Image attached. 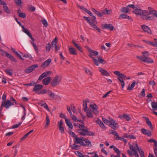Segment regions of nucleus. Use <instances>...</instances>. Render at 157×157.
<instances>
[{
    "label": "nucleus",
    "instance_id": "f257e3e1",
    "mask_svg": "<svg viewBox=\"0 0 157 157\" xmlns=\"http://www.w3.org/2000/svg\"><path fill=\"white\" fill-rule=\"evenodd\" d=\"M128 145L131 150H128L127 152L130 156L134 155L135 157H139V155L137 151V150L139 152L141 157H144L143 151L138 146L136 143H134L133 145L131 144H129Z\"/></svg>",
    "mask_w": 157,
    "mask_h": 157
},
{
    "label": "nucleus",
    "instance_id": "f03ea898",
    "mask_svg": "<svg viewBox=\"0 0 157 157\" xmlns=\"http://www.w3.org/2000/svg\"><path fill=\"white\" fill-rule=\"evenodd\" d=\"M133 12L137 15L141 16L142 18L144 20H151L152 17L151 16L148 15V10H142L140 9L137 8L133 11Z\"/></svg>",
    "mask_w": 157,
    "mask_h": 157
},
{
    "label": "nucleus",
    "instance_id": "7ed1b4c3",
    "mask_svg": "<svg viewBox=\"0 0 157 157\" xmlns=\"http://www.w3.org/2000/svg\"><path fill=\"white\" fill-rule=\"evenodd\" d=\"M79 128L77 130V132L82 136H93L94 134L92 132L88 131V129L84 124H79Z\"/></svg>",
    "mask_w": 157,
    "mask_h": 157
},
{
    "label": "nucleus",
    "instance_id": "20e7f679",
    "mask_svg": "<svg viewBox=\"0 0 157 157\" xmlns=\"http://www.w3.org/2000/svg\"><path fill=\"white\" fill-rule=\"evenodd\" d=\"M15 20L21 26L22 28V31L25 33L28 36H29L31 39L32 41H30V42L33 46L35 51L36 52H37L38 50L36 48V45L34 43V40L33 38L32 34L30 32L28 29L25 28V27L23 25H21V23L18 21L17 18H15Z\"/></svg>",
    "mask_w": 157,
    "mask_h": 157
},
{
    "label": "nucleus",
    "instance_id": "39448f33",
    "mask_svg": "<svg viewBox=\"0 0 157 157\" xmlns=\"http://www.w3.org/2000/svg\"><path fill=\"white\" fill-rule=\"evenodd\" d=\"M142 54L144 56H137L138 59L142 61H143L146 62L148 63H152L154 61L148 57L149 56V53L148 52L145 51L142 52Z\"/></svg>",
    "mask_w": 157,
    "mask_h": 157
},
{
    "label": "nucleus",
    "instance_id": "423d86ee",
    "mask_svg": "<svg viewBox=\"0 0 157 157\" xmlns=\"http://www.w3.org/2000/svg\"><path fill=\"white\" fill-rule=\"evenodd\" d=\"M102 120L105 124L109 125L111 128L114 130H116L117 128L118 127V124L111 118H109V120L103 118Z\"/></svg>",
    "mask_w": 157,
    "mask_h": 157
},
{
    "label": "nucleus",
    "instance_id": "0eeeda50",
    "mask_svg": "<svg viewBox=\"0 0 157 157\" xmlns=\"http://www.w3.org/2000/svg\"><path fill=\"white\" fill-rule=\"evenodd\" d=\"M62 78L61 76L59 75H57L52 80L51 82V85L52 86H56L59 84Z\"/></svg>",
    "mask_w": 157,
    "mask_h": 157
},
{
    "label": "nucleus",
    "instance_id": "6e6552de",
    "mask_svg": "<svg viewBox=\"0 0 157 157\" xmlns=\"http://www.w3.org/2000/svg\"><path fill=\"white\" fill-rule=\"evenodd\" d=\"M13 105H14L13 103L9 100L6 101H2V107H5L6 109H8L10 106Z\"/></svg>",
    "mask_w": 157,
    "mask_h": 157
},
{
    "label": "nucleus",
    "instance_id": "1a4fd4ad",
    "mask_svg": "<svg viewBox=\"0 0 157 157\" xmlns=\"http://www.w3.org/2000/svg\"><path fill=\"white\" fill-rule=\"evenodd\" d=\"M98 106L95 104H93L90 105V110L92 111L93 113L96 115H98Z\"/></svg>",
    "mask_w": 157,
    "mask_h": 157
},
{
    "label": "nucleus",
    "instance_id": "9d476101",
    "mask_svg": "<svg viewBox=\"0 0 157 157\" xmlns=\"http://www.w3.org/2000/svg\"><path fill=\"white\" fill-rule=\"evenodd\" d=\"M74 142L75 144H79L82 145L84 146L85 145L83 142V138L80 137L79 138L78 136L75 139H73Z\"/></svg>",
    "mask_w": 157,
    "mask_h": 157
},
{
    "label": "nucleus",
    "instance_id": "9b49d317",
    "mask_svg": "<svg viewBox=\"0 0 157 157\" xmlns=\"http://www.w3.org/2000/svg\"><path fill=\"white\" fill-rule=\"evenodd\" d=\"M117 78L121 82L122 87V88L123 89L124 86V82L123 80L126 79V76L124 75L121 73Z\"/></svg>",
    "mask_w": 157,
    "mask_h": 157
},
{
    "label": "nucleus",
    "instance_id": "f8f14e48",
    "mask_svg": "<svg viewBox=\"0 0 157 157\" xmlns=\"http://www.w3.org/2000/svg\"><path fill=\"white\" fill-rule=\"evenodd\" d=\"M38 67V66L37 64L33 65L26 69L25 71V72L26 73H30Z\"/></svg>",
    "mask_w": 157,
    "mask_h": 157
},
{
    "label": "nucleus",
    "instance_id": "ddd939ff",
    "mask_svg": "<svg viewBox=\"0 0 157 157\" xmlns=\"http://www.w3.org/2000/svg\"><path fill=\"white\" fill-rule=\"evenodd\" d=\"M96 21H93L92 20L89 24L91 27L94 29L97 30L98 32L101 33V29L95 24Z\"/></svg>",
    "mask_w": 157,
    "mask_h": 157
},
{
    "label": "nucleus",
    "instance_id": "4468645a",
    "mask_svg": "<svg viewBox=\"0 0 157 157\" xmlns=\"http://www.w3.org/2000/svg\"><path fill=\"white\" fill-rule=\"evenodd\" d=\"M148 15L152 14L154 17H156L157 18V11L153 9L151 7H149L148 8Z\"/></svg>",
    "mask_w": 157,
    "mask_h": 157
},
{
    "label": "nucleus",
    "instance_id": "2eb2a0df",
    "mask_svg": "<svg viewBox=\"0 0 157 157\" xmlns=\"http://www.w3.org/2000/svg\"><path fill=\"white\" fill-rule=\"evenodd\" d=\"M141 28L144 32L147 33L148 34H152L151 30L148 26L145 25H142L141 26Z\"/></svg>",
    "mask_w": 157,
    "mask_h": 157
},
{
    "label": "nucleus",
    "instance_id": "dca6fc26",
    "mask_svg": "<svg viewBox=\"0 0 157 157\" xmlns=\"http://www.w3.org/2000/svg\"><path fill=\"white\" fill-rule=\"evenodd\" d=\"M102 26L103 29H107L110 31H113L114 29L113 25L110 24H105L102 25Z\"/></svg>",
    "mask_w": 157,
    "mask_h": 157
},
{
    "label": "nucleus",
    "instance_id": "f3484780",
    "mask_svg": "<svg viewBox=\"0 0 157 157\" xmlns=\"http://www.w3.org/2000/svg\"><path fill=\"white\" fill-rule=\"evenodd\" d=\"M88 51L90 54V56L92 58H93V56H96L98 55L99 53L96 51H94L92 50L91 48H88Z\"/></svg>",
    "mask_w": 157,
    "mask_h": 157
},
{
    "label": "nucleus",
    "instance_id": "a211bd4d",
    "mask_svg": "<svg viewBox=\"0 0 157 157\" xmlns=\"http://www.w3.org/2000/svg\"><path fill=\"white\" fill-rule=\"evenodd\" d=\"M52 73V72L50 71H45L40 76V79H42L44 77H46L47 76H48L50 75Z\"/></svg>",
    "mask_w": 157,
    "mask_h": 157
},
{
    "label": "nucleus",
    "instance_id": "6ab92c4d",
    "mask_svg": "<svg viewBox=\"0 0 157 157\" xmlns=\"http://www.w3.org/2000/svg\"><path fill=\"white\" fill-rule=\"evenodd\" d=\"M52 59H48L42 64L41 66V68H45L49 65Z\"/></svg>",
    "mask_w": 157,
    "mask_h": 157
},
{
    "label": "nucleus",
    "instance_id": "aec40b11",
    "mask_svg": "<svg viewBox=\"0 0 157 157\" xmlns=\"http://www.w3.org/2000/svg\"><path fill=\"white\" fill-rule=\"evenodd\" d=\"M51 79L52 78L50 77H48L43 80L42 83L45 85H47L49 84Z\"/></svg>",
    "mask_w": 157,
    "mask_h": 157
},
{
    "label": "nucleus",
    "instance_id": "412c9836",
    "mask_svg": "<svg viewBox=\"0 0 157 157\" xmlns=\"http://www.w3.org/2000/svg\"><path fill=\"white\" fill-rule=\"evenodd\" d=\"M70 53L72 55H76L77 54L76 49L70 46H68Z\"/></svg>",
    "mask_w": 157,
    "mask_h": 157
},
{
    "label": "nucleus",
    "instance_id": "4be33fe9",
    "mask_svg": "<svg viewBox=\"0 0 157 157\" xmlns=\"http://www.w3.org/2000/svg\"><path fill=\"white\" fill-rule=\"evenodd\" d=\"M141 132L143 134L146 135L148 136H150L151 134V132L150 131L144 128L141 129Z\"/></svg>",
    "mask_w": 157,
    "mask_h": 157
},
{
    "label": "nucleus",
    "instance_id": "5701e85b",
    "mask_svg": "<svg viewBox=\"0 0 157 157\" xmlns=\"http://www.w3.org/2000/svg\"><path fill=\"white\" fill-rule=\"evenodd\" d=\"M99 70L102 75L108 76L109 75V74L108 72L104 69L99 67Z\"/></svg>",
    "mask_w": 157,
    "mask_h": 157
},
{
    "label": "nucleus",
    "instance_id": "b1692460",
    "mask_svg": "<svg viewBox=\"0 0 157 157\" xmlns=\"http://www.w3.org/2000/svg\"><path fill=\"white\" fill-rule=\"evenodd\" d=\"M65 121L66 124L68 127L71 129L73 128V125L70 119L68 120L67 119H66Z\"/></svg>",
    "mask_w": 157,
    "mask_h": 157
},
{
    "label": "nucleus",
    "instance_id": "393cba45",
    "mask_svg": "<svg viewBox=\"0 0 157 157\" xmlns=\"http://www.w3.org/2000/svg\"><path fill=\"white\" fill-rule=\"evenodd\" d=\"M40 105L47 110L48 111L49 110V109L48 108V105L45 102L42 101H40Z\"/></svg>",
    "mask_w": 157,
    "mask_h": 157
},
{
    "label": "nucleus",
    "instance_id": "a878e982",
    "mask_svg": "<svg viewBox=\"0 0 157 157\" xmlns=\"http://www.w3.org/2000/svg\"><path fill=\"white\" fill-rule=\"evenodd\" d=\"M89 102V101L88 100H85L83 101V106L84 111L87 110L89 109L87 106V103Z\"/></svg>",
    "mask_w": 157,
    "mask_h": 157
},
{
    "label": "nucleus",
    "instance_id": "bb28decb",
    "mask_svg": "<svg viewBox=\"0 0 157 157\" xmlns=\"http://www.w3.org/2000/svg\"><path fill=\"white\" fill-rule=\"evenodd\" d=\"M86 113V116L87 117L90 118H93L94 117L92 113L90 110H89V109H88L87 110L85 111Z\"/></svg>",
    "mask_w": 157,
    "mask_h": 157
},
{
    "label": "nucleus",
    "instance_id": "cd10ccee",
    "mask_svg": "<svg viewBox=\"0 0 157 157\" xmlns=\"http://www.w3.org/2000/svg\"><path fill=\"white\" fill-rule=\"evenodd\" d=\"M145 119L146 120V123L149 126L150 129L151 130H152L153 127L151 121L149 120V119L147 117H145Z\"/></svg>",
    "mask_w": 157,
    "mask_h": 157
},
{
    "label": "nucleus",
    "instance_id": "c85d7f7f",
    "mask_svg": "<svg viewBox=\"0 0 157 157\" xmlns=\"http://www.w3.org/2000/svg\"><path fill=\"white\" fill-rule=\"evenodd\" d=\"M73 44H74L75 46L78 49L79 51L80 52H82V51L81 47L78 45V44L76 43L74 41H72Z\"/></svg>",
    "mask_w": 157,
    "mask_h": 157
},
{
    "label": "nucleus",
    "instance_id": "c756f323",
    "mask_svg": "<svg viewBox=\"0 0 157 157\" xmlns=\"http://www.w3.org/2000/svg\"><path fill=\"white\" fill-rule=\"evenodd\" d=\"M119 18H123L124 19H130L131 17L125 14H121L119 17Z\"/></svg>",
    "mask_w": 157,
    "mask_h": 157
},
{
    "label": "nucleus",
    "instance_id": "7c9ffc66",
    "mask_svg": "<svg viewBox=\"0 0 157 157\" xmlns=\"http://www.w3.org/2000/svg\"><path fill=\"white\" fill-rule=\"evenodd\" d=\"M3 8L4 11L7 13H10V11L7 6L6 3L3 6Z\"/></svg>",
    "mask_w": 157,
    "mask_h": 157
},
{
    "label": "nucleus",
    "instance_id": "2f4dec72",
    "mask_svg": "<svg viewBox=\"0 0 157 157\" xmlns=\"http://www.w3.org/2000/svg\"><path fill=\"white\" fill-rule=\"evenodd\" d=\"M130 10L128 8V6H127L126 7L123 8L121 10V11L122 12L125 13H128Z\"/></svg>",
    "mask_w": 157,
    "mask_h": 157
},
{
    "label": "nucleus",
    "instance_id": "473e14b6",
    "mask_svg": "<svg viewBox=\"0 0 157 157\" xmlns=\"http://www.w3.org/2000/svg\"><path fill=\"white\" fill-rule=\"evenodd\" d=\"M6 56L8 58L11 59L12 61H14L15 62H16V59L11 54H9L7 52V53H6Z\"/></svg>",
    "mask_w": 157,
    "mask_h": 157
},
{
    "label": "nucleus",
    "instance_id": "72a5a7b5",
    "mask_svg": "<svg viewBox=\"0 0 157 157\" xmlns=\"http://www.w3.org/2000/svg\"><path fill=\"white\" fill-rule=\"evenodd\" d=\"M44 26L47 28L48 26V23L47 21L45 19H43L40 20Z\"/></svg>",
    "mask_w": 157,
    "mask_h": 157
},
{
    "label": "nucleus",
    "instance_id": "f704fd0d",
    "mask_svg": "<svg viewBox=\"0 0 157 157\" xmlns=\"http://www.w3.org/2000/svg\"><path fill=\"white\" fill-rule=\"evenodd\" d=\"M151 105L152 108L153 110H157V102H152L151 103Z\"/></svg>",
    "mask_w": 157,
    "mask_h": 157
},
{
    "label": "nucleus",
    "instance_id": "c9c22d12",
    "mask_svg": "<svg viewBox=\"0 0 157 157\" xmlns=\"http://www.w3.org/2000/svg\"><path fill=\"white\" fill-rule=\"evenodd\" d=\"M47 94L50 98H54L55 95L51 90H48Z\"/></svg>",
    "mask_w": 157,
    "mask_h": 157
},
{
    "label": "nucleus",
    "instance_id": "e433bc0d",
    "mask_svg": "<svg viewBox=\"0 0 157 157\" xmlns=\"http://www.w3.org/2000/svg\"><path fill=\"white\" fill-rule=\"evenodd\" d=\"M84 141L88 146L91 147L92 146L91 142L88 139H85L84 140Z\"/></svg>",
    "mask_w": 157,
    "mask_h": 157
},
{
    "label": "nucleus",
    "instance_id": "4c0bfd02",
    "mask_svg": "<svg viewBox=\"0 0 157 157\" xmlns=\"http://www.w3.org/2000/svg\"><path fill=\"white\" fill-rule=\"evenodd\" d=\"M57 38L56 37H55V38L52 41L51 44L53 47L56 46L57 45Z\"/></svg>",
    "mask_w": 157,
    "mask_h": 157
},
{
    "label": "nucleus",
    "instance_id": "58836bf2",
    "mask_svg": "<svg viewBox=\"0 0 157 157\" xmlns=\"http://www.w3.org/2000/svg\"><path fill=\"white\" fill-rule=\"evenodd\" d=\"M135 84L136 82L135 81L133 82L131 85L128 86L127 88V90H132V89L135 86Z\"/></svg>",
    "mask_w": 157,
    "mask_h": 157
},
{
    "label": "nucleus",
    "instance_id": "ea45409f",
    "mask_svg": "<svg viewBox=\"0 0 157 157\" xmlns=\"http://www.w3.org/2000/svg\"><path fill=\"white\" fill-rule=\"evenodd\" d=\"M5 71L6 74L10 76H12L13 75V71L11 70L6 69Z\"/></svg>",
    "mask_w": 157,
    "mask_h": 157
},
{
    "label": "nucleus",
    "instance_id": "a19ab883",
    "mask_svg": "<svg viewBox=\"0 0 157 157\" xmlns=\"http://www.w3.org/2000/svg\"><path fill=\"white\" fill-rule=\"evenodd\" d=\"M143 41L147 44L150 45L151 46L155 47V44L153 42L147 41L146 40H143Z\"/></svg>",
    "mask_w": 157,
    "mask_h": 157
},
{
    "label": "nucleus",
    "instance_id": "79ce46f5",
    "mask_svg": "<svg viewBox=\"0 0 157 157\" xmlns=\"http://www.w3.org/2000/svg\"><path fill=\"white\" fill-rule=\"evenodd\" d=\"M75 155L79 157H84L85 156L83 155L81 152L78 151H75Z\"/></svg>",
    "mask_w": 157,
    "mask_h": 157
},
{
    "label": "nucleus",
    "instance_id": "37998d69",
    "mask_svg": "<svg viewBox=\"0 0 157 157\" xmlns=\"http://www.w3.org/2000/svg\"><path fill=\"white\" fill-rule=\"evenodd\" d=\"M39 90V85H36L33 90V91L36 92H38Z\"/></svg>",
    "mask_w": 157,
    "mask_h": 157
},
{
    "label": "nucleus",
    "instance_id": "c03bdc74",
    "mask_svg": "<svg viewBox=\"0 0 157 157\" xmlns=\"http://www.w3.org/2000/svg\"><path fill=\"white\" fill-rule=\"evenodd\" d=\"M109 134L113 135L116 137H117V136H118V133L116 131H115L113 130H112L110 131L109 132Z\"/></svg>",
    "mask_w": 157,
    "mask_h": 157
},
{
    "label": "nucleus",
    "instance_id": "a18cd8bd",
    "mask_svg": "<svg viewBox=\"0 0 157 157\" xmlns=\"http://www.w3.org/2000/svg\"><path fill=\"white\" fill-rule=\"evenodd\" d=\"M149 142H153L154 144V146L155 147H157V142L154 139H149L148 140Z\"/></svg>",
    "mask_w": 157,
    "mask_h": 157
},
{
    "label": "nucleus",
    "instance_id": "49530a36",
    "mask_svg": "<svg viewBox=\"0 0 157 157\" xmlns=\"http://www.w3.org/2000/svg\"><path fill=\"white\" fill-rule=\"evenodd\" d=\"M69 134L74 138L75 139L76 137L77 136V135H76L74 132L71 131H70L69 132Z\"/></svg>",
    "mask_w": 157,
    "mask_h": 157
},
{
    "label": "nucleus",
    "instance_id": "de8ad7c7",
    "mask_svg": "<svg viewBox=\"0 0 157 157\" xmlns=\"http://www.w3.org/2000/svg\"><path fill=\"white\" fill-rule=\"evenodd\" d=\"M14 1L16 3V4L19 6H21V4L22 2L20 0H14Z\"/></svg>",
    "mask_w": 157,
    "mask_h": 157
},
{
    "label": "nucleus",
    "instance_id": "09e8293b",
    "mask_svg": "<svg viewBox=\"0 0 157 157\" xmlns=\"http://www.w3.org/2000/svg\"><path fill=\"white\" fill-rule=\"evenodd\" d=\"M51 46L50 44H48L46 46V49L47 51L49 52L51 49Z\"/></svg>",
    "mask_w": 157,
    "mask_h": 157
},
{
    "label": "nucleus",
    "instance_id": "8fccbe9b",
    "mask_svg": "<svg viewBox=\"0 0 157 157\" xmlns=\"http://www.w3.org/2000/svg\"><path fill=\"white\" fill-rule=\"evenodd\" d=\"M124 118L127 121H129L130 120V118L128 115L125 114H123Z\"/></svg>",
    "mask_w": 157,
    "mask_h": 157
},
{
    "label": "nucleus",
    "instance_id": "3c124183",
    "mask_svg": "<svg viewBox=\"0 0 157 157\" xmlns=\"http://www.w3.org/2000/svg\"><path fill=\"white\" fill-rule=\"evenodd\" d=\"M50 119L48 116H47L46 118V124L45 126H48L50 123Z\"/></svg>",
    "mask_w": 157,
    "mask_h": 157
},
{
    "label": "nucleus",
    "instance_id": "603ef678",
    "mask_svg": "<svg viewBox=\"0 0 157 157\" xmlns=\"http://www.w3.org/2000/svg\"><path fill=\"white\" fill-rule=\"evenodd\" d=\"M113 150L117 154V155H120L121 154V152L116 147H114Z\"/></svg>",
    "mask_w": 157,
    "mask_h": 157
},
{
    "label": "nucleus",
    "instance_id": "864d4df0",
    "mask_svg": "<svg viewBox=\"0 0 157 157\" xmlns=\"http://www.w3.org/2000/svg\"><path fill=\"white\" fill-rule=\"evenodd\" d=\"M58 124L59 128L63 127V122L62 120H61L60 121H58Z\"/></svg>",
    "mask_w": 157,
    "mask_h": 157
},
{
    "label": "nucleus",
    "instance_id": "5fc2aeb1",
    "mask_svg": "<svg viewBox=\"0 0 157 157\" xmlns=\"http://www.w3.org/2000/svg\"><path fill=\"white\" fill-rule=\"evenodd\" d=\"M70 116L72 118V120H74L75 122H77L78 119L75 116H74L72 114V113L70 114Z\"/></svg>",
    "mask_w": 157,
    "mask_h": 157
},
{
    "label": "nucleus",
    "instance_id": "6e6d98bb",
    "mask_svg": "<svg viewBox=\"0 0 157 157\" xmlns=\"http://www.w3.org/2000/svg\"><path fill=\"white\" fill-rule=\"evenodd\" d=\"M115 139L116 140H120L122 141H124L125 140L124 138L119 136V135H118V136H117V137H115Z\"/></svg>",
    "mask_w": 157,
    "mask_h": 157
},
{
    "label": "nucleus",
    "instance_id": "4d7b16f0",
    "mask_svg": "<svg viewBox=\"0 0 157 157\" xmlns=\"http://www.w3.org/2000/svg\"><path fill=\"white\" fill-rule=\"evenodd\" d=\"M85 72L88 74L90 75H92V73L90 71L86 68L84 69Z\"/></svg>",
    "mask_w": 157,
    "mask_h": 157
},
{
    "label": "nucleus",
    "instance_id": "13d9d810",
    "mask_svg": "<svg viewBox=\"0 0 157 157\" xmlns=\"http://www.w3.org/2000/svg\"><path fill=\"white\" fill-rule=\"evenodd\" d=\"M78 144H74L71 146V148L73 149L76 150L78 148V146L77 145Z\"/></svg>",
    "mask_w": 157,
    "mask_h": 157
},
{
    "label": "nucleus",
    "instance_id": "bf43d9fd",
    "mask_svg": "<svg viewBox=\"0 0 157 157\" xmlns=\"http://www.w3.org/2000/svg\"><path fill=\"white\" fill-rule=\"evenodd\" d=\"M22 122H20L18 124H16L13 125L12 127V128H18L19 126H20Z\"/></svg>",
    "mask_w": 157,
    "mask_h": 157
},
{
    "label": "nucleus",
    "instance_id": "052dcab7",
    "mask_svg": "<svg viewBox=\"0 0 157 157\" xmlns=\"http://www.w3.org/2000/svg\"><path fill=\"white\" fill-rule=\"evenodd\" d=\"M98 59L99 63H103V62H104V63H106V62L103 59H101L100 57H98Z\"/></svg>",
    "mask_w": 157,
    "mask_h": 157
},
{
    "label": "nucleus",
    "instance_id": "680f3d73",
    "mask_svg": "<svg viewBox=\"0 0 157 157\" xmlns=\"http://www.w3.org/2000/svg\"><path fill=\"white\" fill-rule=\"evenodd\" d=\"M19 16L20 17H22L23 18L26 17V15L25 13H19L18 14Z\"/></svg>",
    "mask_w": 157,
    "mask_h": 157
},
{
    "label": "nucleus",
    "instance_id": "e2e57ef3",
    "mask_svg": "<svg viewBox=\"0 0 157 157\" xmlns=\"http://www.w3.org/2000/svg\"><path fill=\"white\" fill-rule=\"evenodd\" d=\"M6 53H7L6 52L2 49H1V50H0V53H1V55L3 56H5V55H6Z\"/></svg>",
    "mask_w": 157,
    "mask_h": 157
},
{
    "label": "nucleus",
    "instance_id": "0e129e2a",
    "mask_svg": "<svg viewBox=\"0 0 157 157\" xmlns=\"http://www.w3.org/2000/svg\"><path fill=\"white\" fill-rule=\"evenodd\" d=\"M85 11L88 13L90 16H92L93 14L89 10H88L87 9H85Z\"/></svg>",
    "mask_w": 157,
    "mask_h": 157
},
{
    "label": "nucleus",
    "instance_id": "69168bd1",
    "mask_svg": "<svg viewBox=\"0 0 157 157\" xmlns=\"http://www.w3.org/2000/svg\"><path fill=\"white\" fill-rule=\"evenodd\" d=\"M47 91L46 89H43L41 90H40V94H44Z\"/></svg>",
    "mask_w": 157,
    "mask_h": 157
},
{
    "label": "nucleus",
    "instance_id": "338daca9",
    "mask_svg": "<svg viewBox=\"0 0 157 157\" xmlns=\"http://www.w3.org/2000/svg\"><path fill=\"white\" fill-rule=\"evenodd\" d=\"M94 59V62L95 64L97 65L98 66L99 65V61L98 60V59Z\"/></svg>",
    "mask_w": 157,
    "mask_h": 157
},
{
    "label": "nucleus",
    "instance_id": "774afa93",
    "mask_svg": "<svg viewBox=\"0 0 157 157\" xmlns=\"http://www.w3.org/2000/svg\"><path fill=\"white\" fill-rule=\"evenodd\" d=\"M97 123L98 124L99 126L103 124V123L100 119H98L96 121Z\"/></svg>",
    "mask_w": 157,
    "mask_h": 157
}]
</instances>
